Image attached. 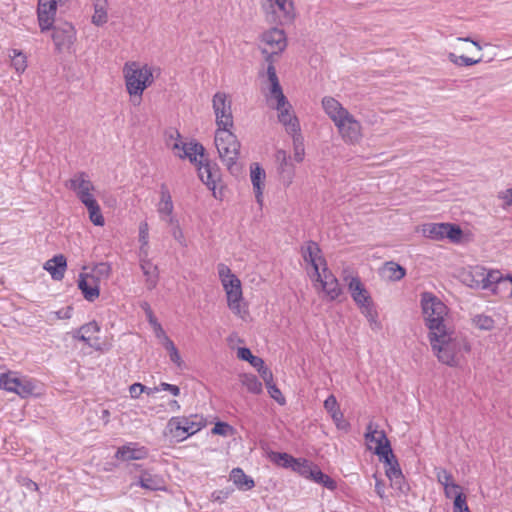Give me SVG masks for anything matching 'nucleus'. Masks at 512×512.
Masks as SVG:
<instances>
[{
    "label": "nucleus",
    "instance_id": "f257e3e1",
    "mask_svg": "<svg viewBox=\"0 0 512 512\" xmlns=\"http://www.w3.org/2000/svg\"><path fill=\"white\" fill-rule=\"evenodd\" d=\"M428 337L431 349L439 362L451 367L459 365L464 355L471 349L466 336L451 327L429 333Z\"/></svg>",
    "mask_w": 512,
    "mask_h": 512
},
{
    "label": "nucleus",
    "instance_id": "f03ea898",
    "mask_svg": "<svg viewBox=\"0 0 512 512\" xmlns=\"http://www.w3.org/2000/svg\"><path fill=\"white\" fill-rule=\"evenodd\" d=\"M322 108L336 126L341 139L349 145H357L363 138V127L342 104L333 97L322 99Z\"/></svg>",
    "mask_w": 512,
    "mask_h": 512
},
{
    "label": "nucleus",
    "instance_id": "7ed1b4c3",
    "mask_svg": "<svg viewBox=\"0 0 512 512\" xmlns=\"http://www.w3.org/2000/svg\"><path fill=\"white\" fill-rule=\"evenodd\" d=\"M159 75L160 69L138 61H128L123 66L125 87L130 97L137 98L141 103L143 92L154 82V74Z\"/></svg>",
    "mask_w": 512,
    "mask_h": 512
},
{
    "label": "nucleus",
    "instance_id": "20e7f679",
    "mask_svg": "<svg viewBox=\"0 0 512 512\" xmlns=\"http://www.w3.org/2000/svg\"><path fill=\"white\" fill-rule=\"evenodd\" d=\"M217 270L221 284L226 293L229 309L236 316L244 319L248 311L243 300L241 281L232 273L231 269L223 263L218 264Z\"/></svg>",
    "mask_w": 512,
    "mask_h": 512
},
{
    "label": "nucleus",
    "instance_id": "39448f33",
    "mask_svg": "<svg viewBox=\"0 0 512 512\" xmlns=\"http://www.w3.org/2000/svg\"><path fill=\"white\" fill-rule=\"evenodd\" d=\"M214 143L221 161L230 173L238 174L240 166L237 161L241 145L232 128L216 129Z\"/></svg>",
    "mask_w": 512,
    "mask_h": 512
},
{
    "label": "nucleus",
    "instance_id": "423d86ee",
    "mask_svg": "<svg viewBox=\"0 0 512 512\" xmlns=\"http://www.w3.org/2000/svg\"><path fill=\"white\" fill-rule=\"evenodd\" d=\"M421 307L429 333L439 332L447 327L448 309L446 305L430 292L421 295Z\"/></svg>",
    "mask_w": 512,
    "mask_h": 512
},
{
    "label": "nucleus",
    "instance_id": "0eeeda50",
    "mask_svg": "<svg viewBox=\"0 0 512 512\" xmlns=\"http://www.w3.org/2000/svg\"><path fill=\"white\" fill-rule=\"evenodd\" d=\"M111 274V266L108 263L96 264L90 273H81L78 280V288L84 298L94 301L99 296V283L107 280Z\"/></svg>",
    "mask_w": 512,
    "mask_h": 512
},
{
    "label": "nucleus",
    "instance_id": "6e6552de",
    "mask_svg": "<svg viewBox=\"0 0 512 512\" xmlns=\"http://www.w3.org/2000/svg\"><path fill=\"white\" fill-rule=\"evenodd\" d=\"M0 389L15 393L21 398H27L35 394L36 385L30 378L0 367Z\"/></svg>",
    "mask_w": 512,
    "mask_h": 512
},
{
    "label": "nucleus",
    "instance_id": "1a4fd4ad",
    "mask_svg": "<svg viewBox=\"0 0 512 512\" xmlns=\"http://www.w3.org/2000/svg\"><path fill=\"white\" fill-rule=\"evenodd\" d=\"M267 75L270 82L269 94L267 96L268 105L278 111V118L294 113L291 104L282 92L275 67L271 64L267 67Z\"/></svg>",
    "mask_w": 512,
    "mask_h": 512
},
{
    "label": "nucleus",
    "instance_id": "9d476101",
    "mask_svg": "<svg viewBox=\"0 0 512 512\" xmlns=\"http://www.w3.org/2000/svg\"><path fill=\"white\" fill-rule=\"evenodd\" d=\"M267 75L270 82L269 94L267 96L268 105L278 111V118L294 113L291 104L282 92L275 67L271 64L267 67Z\"/></svg>",
    "mask_w": 512,
    "mask_h": 512
},
{
    "label": "nucleus",
    "instance_id": "9b49d317",
    "mask_svg": "<svg viewBox=\"0 0 512 512\" xmlns=\"http://www.w3.org/2000/svg\"><path fill=\"white\" fill-rule=\"evenodd\" d=\"M204 425L203 419L197 415L191 417H172L169 419L166 429L177 441H183L200 431Z\"/></svg>",
    "mask_w": 512,
    "mask_h": 512
},
{
    "label": "nucleus",
    "instance_id": "f8f14e48",
    "mask_svg": "<svg viewBox=\"0 0 512 512\" xmlns=\"http://www.w3.org/2000/svg\"><path fill=\"white\" fill-rule=\"evenodd\" d=\"M212 108L217 129L233 128L232 101L225 92H216L212 98Z\"/></svg>",
    "mask_w": 512,
    "mask_h": 512
},
{
    "label": "nucleus",
    "instance_id": "ddd939ff",
    "mask_svg": "<svg viewBox=\"0 0 512 512\" xmlns=\"http://www.w3.org/2000/svg\"><path fill=\"white\" fill-rule=\"evenodd\" d=\"M286 46V35L283 30L278 28H272L264 32L259 44L261 52L268 62H271L272 56L282 53Z\"/></svg>",
    "mask_w": 512,
    "mask_h": 512
},
{
    "label": "nucleus",
    "instance_id": "4468645a",
    "mask_svg": "<svg viewBox=\"0 0 512 512\" xmlns=\"http://www.w3.org/2000/svg\"><path fill=\"white\" fill-rule=\"evenodd\" d=\"M495 276H497V270H487L482 266H473L464 271L461 278L462 282L471 288L486 290L491 288Z\"/></svg>",
    "mask_w": 512,
    "mask_h": 512
},
{
    "label": "nucleus",
    "instance_id": "2eb2a0df",
    "mask_svg": "<svg viewBox=\"0 0 512 512\" xmlns=\"http://www.w3.org/2000/svg\"><path fill=\"white\" fill-rule=\"evenodd\" d=\"M179 133L177 131H173L167 140V144L176 151V154L180 158L187 157L189 160L196 165L199 164V160H202L204 157V147L199 143H184L182 144L177 140L179 137Z\"/></svg>",
    "mask_w": 512,
    "mask_h": 512
},
{
    "label": "nucleus",
    "instance_id": "dca6fc26",
    "mask_svg": "<svg viewBox=\"0 0 512 512\" xmlns=\"http://www.w3.org/2000/svg\"><path fill=\"white\" fill-rule=\"evenodd\" d=\"M365 439L369 449H373L374 453L380 457V460H387L388 457L391 458V453L393 452L384 431L378 430L377 427L370 423L367 426Z\"/></svg>",
    "mask_w": 512,
    "mask_h": 512
},
{
    "label": "nucleus",
    "instance_id": "f3484780",
    "mask_svg": "<svg viewBox=\"0 0 512 512\" xmlns=\"http://www.w3.org/2000/svg\"><path fill=\"white\" fill-rule=\"evenodd\" d=\"M66 186L75 192L83 205L96 200L93 194L95 187L85 172L74 174L67 182Z\"/></svg>",
    "mask_w": 512,
    "mask_h": 512
},
{
    "label": "nucleus",
    "instance_id": "a211bd4d",
    "mask_svg": "<svg viewBox=\"0 0 512 512\" xmlns=\"http://www.w3.org/2000/svg\"><path fill=\"white\" fill-rule=\"evenodd\" d=\"M76 39V31L68 22L60 23L53 28L52 40L58 52H68Z\"/></svg>",
    "mask_w": 512,
    "mask_h": 512
},
{
    "label": "nucleus",
    "instance_id": "6ab92c4d",
    "mask_svg": "<svg viewBox=\"0 0 512 512\" xmlns=\"http://www.w3.org/2000/svg\"><path fill=\"white\" fill-rule=\"evenodd\" d=\"M271 9L268 12V19L271 22L286 24L291 23L295 18L294 4L292 0H269Z\"/></svg>",
    "mask_w": 512,
    "mask_h": 512
},
{
    "label": "nucleus",
    "instance_id": "aec40b11",
    "mask_svg": "<svg viewBox=\"0 0 512 512\" xmlns=\"http://www.w3.org/2000/svg\"><path fill=\"white\" fill-rule=\"evenodd\" d=\"M58 0H39L37 16L41 31H46L52 27L57 10Z\"/></svg>",
    "mask_w": 512,
    "mask_h": 512
},
{
    "label": "nucleus",
    "instance_id": "412c9836",
    "mask_svg": "<svg viewBox=\"0 0 512 512\" xmlns=\"http://www.w3.org/2000/svg\"><path fill=\"white\" fill-rule=\"evenodd\" d=\"M346 281L351 297L359 309L372 305L370 294L358 277L346 278Z\"/></svg>",
    "mask_w": 512,
    "mask_h": 512
},
{
    "label": "nucleus",
    "instance_id": "4be33fe9",
    "mask_svg": "<svg viewBox=\"0 0 512 512\" xmlns=\"http://www.w3.org/2000/svg\"><path fill=\"white\" fill-rule=\"evenodd\" d=\"M174 205L172 202L171 194L166 185H161L160 200L157 204V212L160 219L166 224L174 223L177 218L173 214Z\"/></svg>",
    "mask_w": 512,
    "mask_h": 512
},
{
    "label": "nucleus",
    "instance_id": "5701e85b",
    "mask_svg": "<svg viewBox=\"0 0 512 512\" xmlns=\"http://www.w3.org/2000/svg\"><path fill=\"white\" fill-rule=\"evenodd\" d=\"M277 171L284 185L289 186L295 176V168L290 161V157L284 150H278L275 154Z\"/></svg>",
    "mask_w": 512,
    "mask_h": 512
},
{
    "label": "nucleus",
    "instance_id": "b1692460",
    "mask_svg": "<svg viewBox=\"0 0 512 512\" xmlns=\"http://www.w3.org/2000/svg\"><path fill=\"white\" fill-rule=\"evenodd\" d=\"M302 254L304 261L312 266L314 270V276L320 277V270L325 267V261L321 255L318 244L312 241L308 242L302 248Z\"/></svg>",
    "mask_w": 512,
    "mask_h": 512
},
{
    "label": "nucleus",
    "instance_id": "393cba45",
    "mask_svg": "<svg viewBox=\"0 0 512 512\" xmlns=\"http://www.w3.org/2000/svg\"><path fill=\"white\" fill-rule=\"evenodd\" d=\"M316 282L329 297L330 300L336 299L340 295V288L337 279L323 267L320 271V277H316Z\"/></svg>",
    "mask_w": 512,
    "mask_h": 512
},
{
    "label": "nucleus",
    "instance_id": "a878e982",
    "mask_svg": "<svg viewBox=\"0 0 512 512\" xmlns=\"http://www.w3.org/2000/svg\"><path fill=\"white\" fill-rule=\"evenodd\" d=\"M147 455L148 450L145 447L135 443H129L128 445L118 448L115 457L122 461H131L144 459Z\"/></svg>",
    "mask_w": 512,
    "mask_h": 512
},
{
    "label": "nucleus",
    "instance_id": "bb28decb",
    "mask_svg": "<svg viewBox=\"0 0 512 512\" xmlns=\"http://www.w3.org/2000/svg\"><path fill=\"white\" fill-rule=\"evenodd\" d=\"M250 178L253 185L256 201L262 204L263 201V189L265 185L266 174L259 164L254 163L250 167Z\"/></svg>",
    "mask_w": 512,
    "mask_h": 512
},
{
    "label": "nucleus",
    "instance_id": "cd10ccee",
    "mask_svg": "<svg viewBox=\"0 0 512 512\" xmlns=\"http://www.w3.org/2000/svg\"><path fill=\"white\" fill-rule=\"evenodd\" d=\"M100 331L99 325L95 322H89L82 325L77 331L74 332L73 337L80 341L87 343L90 347L100 350L101 347L96 342H91L93 335Z\"/></svg>",
    "mask_w": 512,
    "mask_h": 512
},
{
    "label": "nucleus",
    "instance_id": "c85d7f7f",
    "mask_svg": "<svg viewBox=\"0 0 512 512\" xmlns=\"http://www.w3.org/2000/svg\"><path fill=\"white\" fill-rule=\"evenodd\" d=\"M198 167V175L201 181L209 188L215 189L216 182L219 179L218 169L211 166L209 163H203L202 160H199Z\"/></svg>",
    "mask_w": 512,
    "mask_h": 512
},
{
    "label": "nucleus",
    "instance_id": "c756f323",
    "mask_svg": "<svg viewBox=\"0 0 512 512\" xmlns=\"http://www.w3.org/2000/svg\"><path fill=\"white\" fill-rule=\"evenodd\" d=\"M66 266V258L62 254H59L46 261L44 269L50 273L54 280H61L64 277Z\"/></svg>",
    "mask_w": 512,
    "mask_h": 512
},
{
    "label": "nucleus",
    "instance_id": "7c9ffc66",
    "mask_svg": "<svg viewBox=\"0 0 512 512\" xmlns=\"http://www.w3.org/2000/svg\"><path fill=\"white\" fill-rule=\"evenodd\" d=\"M140 269L145 277V284L149 290L157 286L159 280V270L152 260L139 263Z\"/></svg>",
    "mask_w": 512,
    "mask_h": 512
},
{
    "label": "nucleus",
    "instance_id": "2f4dec72",
    "mask_svg": "<svg viewBox=\"0 0 512 512\" xmlns=\"http://www.w3.org/2000/svg\"><path fill=\"white\" fill-rule=\"evenodd\" d=\"M489 290L502 297H512V285L510 276L503 277L501 273L497 271L495 281L491 283V288Z\"/></svg>",
    "mask_w": 512,
    "mask_h": 512
},
{
    "label": "nucleus",
    "instance_id": "473e14b6",
    "mask_svg": "<svg viewBox=\"0 0 512 512\" xmlns=\"http://www.w3.org/2000/svg\"><path fill=\"white\" fill-rule=\"evenodd\" d=\"M380 274L383 279L388 281H399L401 280L405 274L406 271L404 267L401 265L395 263V262H386L382 268L380 269Z\"/></svg>",
    "mask_w": 512,
    "mask_h": 512
},
{
    "label": "nucleus",
    "instance_id": "72a5a7b5",
    "mask_svg": "<svg viewBox=\"0 0 512 512\" xmlns=\"http://www.w3.org/2000/svg\"><path fill=\"white\" fill-rule=\"evenodd\" d=\"M137 484L142 488L151 491L161 490L164 487V481L162 477L156 474H152L148 471H145L140 475Z\"/></svg>",
    "mask_w": 512,
    "mask_h": 512
},
{
    "label": "nucleus",
    "instance_id": "f704fd0d",
    "mask_svg": "<svg viewBox=\"0 0 512 512\" xmlns=\"http://www.w3.org/2000/svg\"><path fill=\"white\" fill-rule=\"evenodd\" d=\"M94 13L92 15V23L96 26H102L108 21L107 0H94Z\"/></svg>",
    "mask_w": 512,
    "mask_h": 512
},
{
    "label": "nucleus",
    "instance_id": "c9c22d12",
    "mask_svg": "<svg viewBox=\"0 0 512 512\" xmlns=\"http://www.w3.org/2000/svg\"><path fill=\"white\" fill-rule=\"evenodd\" d=\"M230 480L241 490H250L254 487V481L240 468L231 471Z\"/></svg>",
    "mask_w": 512,
    "mask_h": 512
},
{
    "label": "nucleus",
    "instance_id": "e433bc0d",
    "mask_svg": "<svg viewBox=\"0 0 512 512\" xmlns=\"http://www.w3.org/2000/svg\"><path fill=\"white\" fill-rule=\"evenodd\" d=\"M444 223H428L424 224L421 232L424 237L435 241L444 240Z\"/></svg>",
    "mask_w": 512,
    "mask_h": 512
},
{
    "label": "nucleus",
    "instance_id": "4c0bfd02",
    "mask_svg": "<svg viewBox=\"0 0 512 512\" xmlns=\"http://www.w3.org/2000/svg\"><path fill=\"white\" fill-rule=\"evenodd\" d=\"M382 461L385 463V474L389 481H392L393 479H396L403 475L393 453H391V458L388 457L387 460Z\"/></svg>",
    "mask_w": 512,
    "mask_h": 512
},
{
    "label": "nucleus",
    "instance_id": "58836bf2",
    "mask_svg": "<svg viewBox=\"0 0 512 512\" xmlns=\"http://www.w3.org/2000/svg\"><path fill=\"white\" fill-rule=\"evenodd\" d=\"M85 207L88 210L90 221L96 226H103L105 221L97 201L94 200L86 204Z\"/></svg>",
    "mask_w": 512,
    "mask_h": 512
},
{
    "label": "nucleus",
    "instance_id": "ea45409f",
    "mask_svg": "<svg viewBox=\"0 0 512 512\" xmlns=\"http://www.w3.org/2000/svg\"><path fill=\"white\" fill-rule=\"evenodd\" d=\"M447 57H448V60L456 66L469 67V66L478 64L482 61V57H478L477 59H474V58L467 57L464 55H457L454 52L448 53Z\"/></svg>",
    "mask_w": 512,
    "mask_h": 512
},
{
    "label": "nucleus",
    "instance_id": "a19ab883",
    "mask_svg": "<svg viewBox=\"0 0 512 512\" xmlns=\"http://www.w3.org/2000/svg\"><path fill=\"white\" fill-rule=\"evenodd\" d=\"M292 139H293V159L295 162L301 163L304 160V156H305L303 137L298 132V133L292 134Z\"/></svg>",
    "mask_w": 512,
    "mask_h": 512
},
{
    "label": "nucleus",
    "instance_id": "79ce46f5",
    "mask_svg": "<svg viewBox=\"0 0 512 512\" xmlns=\"http://www.w3.org/2000/svg\"><path fill=\"white\" fill-rule=\"evenodd\" d=\"M270 459L275 464L284 467V468H291L293 469L297 459L293 458L291 455L287 453H279V452H272L270 454Z\"/></svg>",
    "mask_w": 512,
    "mask_h": 512
},
{
    "label": "nucleus",
    "instance_id": "37998d69",
    "mask_svg": "<svg viewBox=\"0 0 512 512\" xmlns=\"http://www.w3.org/2000/svg\"><path fill=\"white\" fill-rule=\"evenodd\" d=\"M243 386L247 388V390L253 394H259L262 392V384L257 379L255 375L252 374H244L240 379Z\"/></svg>",
    "mask_w": 512,
    "mask_h": 512
},
{
    "label": "nucleus",
    "instance_id": "c03bdc74",
    "mask_svg": "<svg viewBox=\"0 0 512 512\" xmlns=\"http://www.w3.org/2000/svg\"><path fill=\"white\" fill-rule=\"evenodd\" d=\"M315 468L316 465H314L313 463L307 460L297 459L292 470L299 473L301 476L310 479L314 473Z\"/></svg>",
    "mask_w": 512,
    "mask_h": 512
},
{
    "label": "nucleus",
    "instance_id": "a18cd8bd",
    "mask_svg": "<svg viewBox=\"0 0 512 512\" xmlns=\"http://www.w3.org/2000/svg\"><path fill=\"white\" fill-rule=\"evenodd\" d=\"M162 346L167 351L171 362L174 363L178 368H182L184 362L174 342L170 339L162 344Z\"/></svg>",
    "mask_w": 512,
    "mask_h": 512
},
{
    "label": "nucleus",
    "instance_id": "49530a36",
    "mask_svg": "<svg viewBox=\"0 0 512 512\" xmlns=\"http://www.w3.org/2000/svg\"><path fill=\"white\" fill-rule=\"evenodd\" d=\"M278 120L285 127L288 134L292 135L300 131V125L294 113L278 118Z\"/></svg>",
    "mask_w": 512,
    "mask_h": 512
},
{
    "label": "nucleus",
    "instance_id": "de8ad7c7",
    "mask_svg": "<svg viewBox=\"0 0 512 512\" xmlns=\"http://www.w3.org/2000/svg\"><path fill=\"white\" fill-rule=\"evenodd\" d=\"M318 484H322L324 487L334 490L336 488V482L328 475L324 474L317 466L314 469V473L310 478Z\"/></svg>",
    "mask_w": 512,
    "mask_h": 512
},
{
    "label": "nucleus",
    "instance_id": "09e8293b",
    "mask_svg": "<svg viewBox=\"0 0 512 512\" xmlns=\"http://www.w3.org/2000/svg\"><path fill=\"white\" fill-rule=\"evenodd\" d=\"M473 325L484 331H489L494 328L495 322L492 317L484 314H477L472 318Z\"/></svg>",
    "mask_w": 512,
    "mask_h": 512
},
{
    "label": "nucleus",
    "instance_id": "8fccbe9b",
    "mask_svg": "<svg viewBox=\"0 0 512 512\" xmlns=\"http://www.w3.org/2000/svg\"><path fill=\"white\" fill-rule=\"evenodd\" d=\"M444 239H449L453 243H459L462 238V230L459 226L450 224V223H444Z\"/></svg>",
    "mask_w": 512,
    "mask_h": 512
},
{
    "label": "nucleus",
    "instance_id": "3c124183",
    "mask_svg": "<svg viewBox=\"0 0 512 512\" xmlns=\"http://www.w3.org/2000/svg\"><path fill=\"white\" fill-rule=\"evenodd\" d=\"M361 313L366 317L372 330L377 331L381 328V324L378 321V314L372 305L360 309Z\"/></svg>",
    "mask_w": 512,
    "mask_h": 512
},
{
    "label": "nucleus",
    "instance_id": "603ef678",
    "mask_svg": "<svg viewBox=\"0 0 512 512\" xmlns=\"http://www.w3.org/2000/svg\"><path fill=\"white\" fill-rule=\"evenodd\" d=\"M237 357L241 360L249 362L254 368L260 367L263 364V360L257 356H254L250 349L241 347L237 350Z\"/></svg>",
    "mask_w": 512,
    "mask_h": 512
},
{
    "label": "nucleus",
    "instance_id": "864d4df0",
    "mask_svg": "<svg viewBox=\"0 0 512 512\" xmlns=\"http://www.w3.org/2000/svg\"><path fill=\"white\" fill-rule=\"evenodd\" d=\"M12 60V66L18 73H23L27 67L26 56L19 50H12L10 54Z\"/></svg>",
    "mask_w": 512,
    "mask_h": 512
},
{
    "label": "nucleus",
    "instance_id": "5fc2aeb1",
    "mask_svg": "<svg viewBox=\"0 0 512 512\" xmlns=\"http://www.w3.org/2000/svg\"><path fill=\"white\" fill-rule=\"evenodd\" d=\"M435 476L438 483L443 487V490L447 489L448 486L456 483L454 481L453 475L444 468H435Z\"/></svg>",
    "mask_w": 512,
    "mask_h": 512
},
{
    "label": "nucleus",
    "instance_id": "6e6d98bb",
    "mask_svg": "<svg viewBox=\"0 0 512 512\" xmlns=\"http://www.w3.org/2000/svg\"><path fill=\"white\" fill-rule=\"evenodd\" d=\"M168 225L171 227L170 232L174 240L182 247H187V240L179 221L175 220L174 223H169Z\"/></svg>",
    "mask_w": 512,
    "mask_h": 512
},
{
    "label": "nucleus",
    "instance_id": "4d7b16f0",
    "mask_svg": "<svg viewBox=\"0 0 512 512\" xmlns=\"http://www.w3.org/2000/svg\"><path fill=\"white\" fill-rule=\"evenodd\" d=\"M444 495L448 499H458V496H465L462 492V487L458 485L457 483H454L453 485H450L447 487V489H444Z\"/></svg>",
    "mask_w": 512,
    "mask_h": 512
},
{
    "label": "nucleus",
    "instance_id": "13d9d810",
    "mask_svg": "<svg viewBox=\"0 0 512 512\" xmlns=\"http://www.w3.org/2000/svg\"><path fill=\"white\" fill-rule=\"evenodd\" d=\"M390 486L400 494H405L409 489L403 475L390 481Z\"/></svg>",
    "mask_w": 512,
    "mask_h": 512
},
{
    "label": "nucleus",
    "instance_id": "bf43d9fd",
    "mask_svg": "<svg viewBox=\"0 0 512 512\" xmlns=\"http://www.w3.org/2000/svg\"><path fill=\"white\" fill-rule=\"evenodd\" d=\"M160 390L163 391H169L174 396H178L180 393V389L176 385L168 384V383H161L159 387L150 388L148 391V395L153 394L154 392H158Z\"/></svg>",
    "mask_w": 512,
    "mask_h": 512
},
{
    "label": "nucleus",
    "instance_id": "052dcab7",
    "mask_svg": "<svg viewBox=\"0 0 512 512\" xmlns=\"http://www.w3.org/2000/svg\"><path fill=\"white\" fill-rule=\"evenodd\" d=\"M138 241L145 246V244H149V225L146 221H143L139 224V235Z\"/></svg>",
    "mask_w": 512,
    "mask_h": 512
},
{
    "label": "nucleus",
    "instance_id": "680f3d73",
    "mask_svg": "<svg viewBox=\"0 0 512 512\" xmlns=\"http://www.w3.org/2000/svg\"><path fill=\"white\" fill-rule=\"evenodd\" d=\"M453 512H471L467 505L466 496H458V499L453 501Z\"/></svg>",
    "mask_w": 512,
    "mask_h": 512
},
{
    "label": "nucleus",
    "instance_id": "e2e57ef3",
    "mask_svg": "<svg viewBox=\"0 0 512 512\" xmlns=\"http://www.w3.org/2000/svg\"><path fill=\"white\" fill-rule=\"evenodd\" d=\"M324 408L327 410V412L332 415L335 412L339 411V405L337 402V399L334 395H330L325 401H324Z\"/></svg>",
    "mask_w": 512,
    "mask_h": 512
},
{
    "label": "nucleus",
    "instance_id": "0e129e2a",
    "mask_svg": "<svg viewBox=\"0 0 512 512\" xmlns=\"http://www.w3.org/2000/svg\"><path fill=\"white\" fill-rule=\"evenodd\" d=\"M256 369L258 370L260 376L262 377V379L266 383V386H269L270 384H272L273 374L270 371V369L265 367L264 363L260 367H256Z\"/></svg>",
    "mask_w": 512,
    "mask_h": 512
},
{
    "label": "nucleus",
    "instance_id": "69168bd1",
    "mask_svg": "<svg viewBox=\"0 0 512 512\" xmlns=\"http://www.w3.org/2000/svg\"><path fill=\"white\" fill-rule=\"evenodd\" d=\"M149 389L141 383H134L130 386L129 392L132 398H138L143 392L148 394Z\"/></svg>",
    "mask_w": 512,
    "mask_h": 512
},
{
    "label": "nucleus",
    "instance_id": "338daca9",
    "mask_svg": "<svg viewBox=\"0 0 512 512\" xmlns=\"http://www.w3.org/2000/svg\"><path fill=\"white\" fill-rule=\"evenodd\" d=\"M267 389H268V393L270 394V396L274 400H276L279 404L285 403V399L282 396L281 391L273 383L270 384L269 386H267Z\"/></svg>",
    "mask_w": 512,
    "mask_h": 512
},
{
    "label": "nucleus",
    "instance_id": "774afa93",
    "mask_svg": "<svg viewBox=\"0 0 512 512\" xmlns=\"http://www.w3.org/2000/svg\"><path fill=\"white\" fill-rule=\"evenodd\" d=\"M331 418L333 419V421L338 429H342V430L347 429L348 423L344 420V415L341 412V410L332 414Z\"/></svg>",
    "mask_w": 512,
    "mask_h": 512
}]
</instances>
